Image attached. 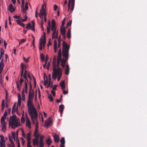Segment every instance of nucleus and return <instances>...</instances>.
Wrapping results in <instances>:
<instances>
[{
    "mask_svg": "<svg viewBox=\"0 0 147 147\" xmlns=\"http://www.w3.org/2000/svg\"><path fill=\"white\" fill-rule=\"evenodd\" d=\"M69 45H67V42L64 41L63 43L62 55L63 57L65 59H62L61 60V49L60 48L58 52L57 60V64H59L61 61V64H65L68 59L69 51Z\"/></svg>",
    "mask_w": 147,
    "mask_h": 147,
    "instance_id": "nucleus-1",
    "label": "nucleus"
},
{
    "mask_svg": "<svg viewBox=\"0 0 147 147\" xmlns=\"http://www.w3.org/2000/svg\"><path fill=\"white\" fill-rule=\"evenodd\" d=\"M34 136L35 138L32 140L33 146H38L39 145V147H43L44 145L43 142L44 138L45 137L44 136L41 135L40 134L37 133Z\"/></svg>",
    "mask_w": 147,
    "mask_h": 147,
    "instance_id": "nucleus-2",
    "label": "nucleus"
},
{
    "mask_svg": "<svg viewBox=\"0 0 147 147\" xmlns=\"http://www.w3.org/2000/svg\"><path fill=\"white\" fill-rule=\"evenodd\" d=\"M53 72L52 74V79L55 80L57 78V81L60 80L62 76L61 69L59 66V65H53Z\"/></svg>",
    "mask_w": 147,
    "mask_h": 147,
    "instance_id": "nucleus-3",
    "label": "nucleus"
},
{
    "mask_svg": "<svg viewBox=\"0 0 147 147\" xmlns=\"http://www.w3.org/2000/svg\"><path fill=\"white\" fill-rule=\"evenodd\" d=\"M20 119L17 118L15 114L11 116L9 121V125H10L13 129H15L20 125Z\"/></svg>",
    "mask_w": 147,
    "mask_h": 147,
    "instance_id": "nucleus-4",
    "label": "nucleus"
},
{
    "mask_svg": "<svg viewBox=\"0 0 147 147\" xmlns=\"http://www.w3.org/2000/svg\"><path fill=\"white\" fill-rule=\"evenodd\" d=\"M28 112L31 116L32 123H34V120L37 121L38 115L37 111L35 107L28 109Z\"/></svg>",
    "mask_w": 147,
    "mask_h": 147,
    "instance_id": "nucleus-5",
    "label": "nucleus"
},
{
    "mask_svg": "<svg viewBox=\"0 0 147 147\" xmlns=\"http://www.w3.org/2000/svg\"><path fill=\"white\" fill-rule=\"evenodd\" d=\"M40 42L39 44V50L41 51L42 50V48H44L46 42L44 43V41L43 40V39L42 38L40 39Z\"/></svg>",
    "mask_w": 147,
    "mask_h": 147,
    "instance_id": "nucleus-6",
    "label": "nucleus"
},
{
    "mask_svg": "<svg viewBox=\"0 0 147 147\" xmlns=\"http://www.w3.org/2000/svg\"><path fill=\"white\" fill-rule=\"evenodd\" d=\"M63 67H64L65 65V74L68 75L69 74V67L68 65H61Z\"/></svg>",
    "mask_w": 147,
    "mask_h": 147,
    "instance_id": "nucleus-7",
    "label": "nucleus"
},
{
    "mask_svg": "<svg viewBox=\"0 0 147 147\" xmlns=\"http://www.w3.org/2000/svg\"><path fill=\"white\" fill-rule=\"evenodd\" d=\"M47 57L48 55H47L46 58L45 59V57L43 54L42 53L40 55V60L42 61L45 62V64H47V62L48 61Z\"/></svg>",
    "mask_w": 147,
    "mask_h": 147,
    "instance_id": "nucleus-8",
    "label": "nucleus"
},
{
    "mask_svg": "<svg viewBox=\"0 0 147 147\" xmlns=\"http://www.w3.org/2000/svg\"><path fill=\"white\" fill-rule=\"evenodd\" d=\"M7 123L5 122H1V126L2 127L1 130L3 131H5L6 129Z\"/></svg>",
    "mask_w": 147,
    "mask_h": 147,
    "instance_id": "nucleus-9",
    "label": "nucleus"
},
{
    "mask_svg": "<svg viewBox=\"0 0 147 147\" xmlns=\"http://www.w3.org/2000/svg\"><path fill=\"white\" fill-rule=\"evenodd\" d=\"M52 123V121L50 118L48 119L45 123V125L47 128L49 126H50L51 124Z\"/></svg>",
    "mask_w": 147,
    "mask_h": 147,
    "instance_id": "nucleus-10",
    "label": "nucleus"
},
{
    "mask_svg": "<svg viewBox=\"0 0 147 147\" xmlns=\"http://www.w3.org/2000/svg\"><path fill=\"white\" fill-rule=\"evenodd\" d=\"M32 101L33 100H28L27 103V105L28 107V109L34 107V106L32 103Z\"/></svg>",
    "mask_w": 147,
    "mask_h": 147,
    "instance_id": "nucleus-11",
    "label": "nucleus"
},
{
    "mask_svg": "<svg viewBox=\"0 0 147 147\" xmlns=\"http://www.w3.org/2000/svg\"><path fill=\"white\" fill-rule=\"evenodd\" d=\"M53 136L54 138V140L55 143H58L59 141V136L58 135H57L56 134H54Z\"/></svg>",
    "mask_w": 147,
    "mask_h": 147,
    "instance_id": "nucleus-12",
    "label": "nucleus"
},
{
    "mask_svg": "<svg viewBox=\"0 0 147 147\" xmlns=\"http://www.w3.org/2000/svg\"><path fill=\"white\" fill-rule=\"evenodd\" d=\"M34 92H31L30 91H29L28 94V100H33V98L34 97Z\"/></svg>",
    "mask_w": 147,
    "mask_h": 147,
    "instance_id": "nucleus-13",
    "label": "nucleus"
},
{
    "mask_svg": "<svg viewBox=\"0 0 147 147\" xmlns=\"http://www.w3.org/2000/svg\"><path fill=\"white\" fill-rule=\"evenodd\" d=\"M58 32H56V31H53V32L52 34V38H57L58 37Z\"/></svg>",
    "mask_w": 147,
    "mask_h": 147,
    "instance_id": "nucleus-14",
    "label": "nucleus"
},
{
    "mask_svg": "<svg viewBox=\"0 0 147 147\" xmlns=\"http://www.w3.org/2000/svg\"><path fill=\"white\" fill-rule=\"evenodd\" d=\"M8 9L11 13H13L15 11V9L13 8L12 4H10L8 6Z\"/></svg>",
    "mask_w": 147,
    "mask_h": 147,
    "instance_id": "nucleus-15",
    "label": "nucleus"
},
{
    "mask_svg": "<svg viewBox=\"0 0 147 147\" xmlns=\"http://www.w3.org/2000/svg\"><path fill=\"white\" fill-rule=\"evenodd\" d=\"M42 10H40V14L42 16V18H43V16L45 14H46V13H45V9L44 8L43 5L42 6Z\"/></svg>",
    "mask_w": 147,
    "mask_h": 147,
    "instance_id": "nucleus-16",
    "label": "nucleus"
},
{
    "mask_svg": "<svg viewBox=\"0 0 147 147\" xmlns=\"http://www.w3.org/2000/svg\"><path fill=\"white\" fill-rule=\"evenodd\" d=\"M61 144L60 147H64V145L65 144V140L64 137H62L61 140Z\"/></svg>",
    "mask_w": 147,
    "mask_h": 147,
    "instance_id": "nucleus-17",
    "label": "nucleus"
},
{
    "mask_svg": "<svg viewBox=\"0 0 147 147\" xmlns=\"http://www.w3.org/2000/svg\"><path fill=\"white\" fill-rule=\"evenodd\" d=\"M60 32L62 35H64L65 34V28L64 27H61Z\"/></svg>",
    "mask_w": 147,
    "mask_h": 147,
    "instance_id": "nucleus-18",
    "label": "nucleus"
},
{
    "mask_svg": "<svg viewBox=\"0 0 147 147\" xmlns=\"http://www.w3.org/2000/svg\"><path fill=\"white\" fill-rule=\"evenodd\" d=\"M60 85L63 90L65 89V85L64 81H61L60 83Z\"/></svg>",
    "mask_w": 147,
    "mask_h": 147,
    "instance_id": "nucleus-19",
    "label": "nucleus"
},
{
    "mask_svg": "<svg viewBox=\"0 0 147 147\" xmlns=\"http://www.w3.org/2000/svg\"><path fill=\"white\" fill-rule=\"evenodd\" d=\"M74 1L75 0H69V3H68V10L69 9L70 5V4L71 2V3L72 5H74Z\"/></svg>",
    "mask_w": 147,
    "mask_h": 147,
    "instance_id": "nucleus-20",
    "label": "nucleus"
},
{
    "mask_svg": "<svg viewBox=\"0 0 147 147\" xmlns=\"http://www.w3.org/2000/svg\"><path fill=\"white\" fill-rule=\"evenodd\" d=\"M64 106L63 105H61L59 107V111L61 113H62L64 109Z\"/></svg>",
    "mask_w": 147,
    "mask_h": 147,
    "instance_id": "nucleus-21",
    "label": "nucleus"
},
{
    "mask_svg": "<svg viewBox=\"0 0 147 147\" xmlns=\"http://www.w3.org/2000/svg\"><path fill=\"white\" fill-rule=\"evenodd\" d=\"M28 67V65H21L22 70L24 71Z\"/></svg>",
    "mask_w": 147,
    "mask_h": 147,
    "instance_id": "nucleus-22",
    "label": "nucleus"
},
{
    "mask_svg": "<svg viewBox=\"0 0 147 147\" xmlns=\"http://www.w3.org/2000/svg\"><path fill=\"white\" fill-rule=\"evenodd\" d=\"M16 22L18 24L21 26L24 27V24L22 23L20 21V20H16Z\"/></svg>",
    "mask_w": 147,
    "mask_h": 147,
    "instance_id": "nucleus-23",
    "label": "nucleus"
},
{
    "mask_svg": "<svg viewBox=\"0 0 147 147\" xmlns=\"http://www.w3.org/2000/svg\"><path fill=\"white\" fill-rule=\"evenodd\" d=\"M48 83V80L47 79V76L45 77L44 76V84L45 85H46Z\"/></svg>",
    "mask_w": 147,
    "mask_h": 147,
    "instance_id": "nucleus-24",
    "label": "nucleus"
},
{
    "mask_svg": "<svg viewBox=\"0 0 147 147\" xmlns=\"http://www.w3.org/2000/svg\"><path fill=\"white\" fill-rule=\"evenodd\" d=\"M24 88H23L22 91V100L23 101H24L25 100V94L24 93Z\"/></svg>",
    "mask_w": 147,
    "mask_h": 147,
    "instance_id": "nucleus-25",
    "label": "nucleus"
},
{
    "mask_svg": "<svg viewBox=\"0 0 147 147\" xmlns=\"http://www.w3.org/2000/svg\"><path fill=\"white\" fill-rule=\"evenodd\" d=\"M67 37L68 38H71V30L69 28L67 32Z\"/></svg>",
    "mask_w": 147,
    "mask_h": 147,
    "instance_id": "nucleus-26",
    "label": "nucleus"
},
{
    "mask_svg": "<svg viewBox=\"0 0 147 147\" xmlns=\"http://www.w3.org/2000/svg\"><path fill=\"white\" fill-rule=\"evenodd\" d=\"M51 141L50 139L48 138L46 141V143L48 144V146H49L51 144Z\"/></svg>",
    "mask_w": 147,
    "mask_h": 147,
    "instance_id": "nucleus-27",
    "label": "nucleus"
},
{
    "mask_svg": "<svg viewBox=\"0 0 147 147\" xmlns=\"http://www.w3.org/2000/svg\"><path fill=\"white\" fill-rule=\"evenodd\" d=\"M48 98L50 99V101L52 102L53 101V99L51 94H48Z\"/></svg>",
    "mask_w": 147,
    "mask_h": 147,
    "instance_id": "nucleus-28",
    "label": "nucleus"
},
{
    "mask_svg": "<svg viewBox=\"0 0 147 147\" xmlns=\"http://www.w3.org/2000/svg\"><path fill=\"white\" fill-rule=\"evenodd\" d=\"M26 39H23V38L22 39L20 40H19L18 41L19 42V46L21 43H23L24 42H25L26 41Z\"/></svg>",
    "mask_w": 147,
    "mask_h": 147,
    "instance_id": "nucleus-29",
    "label": "nucleus"
},
{
    "mask_svg": "<svg viewBox=\"0 0 147 147\" xmlns=\"http://www.w3.org/2000/svg\"><path fill=\"white\" fill-rule=\"evenodd\" d=\"M34 123H35V125H36V128H35L38 129V122L37 121H34Z\"/></svg>",
    "mask_w": 147,
    "mask_h": 147,
    "instance_id": "nucleus-30",
    "label": "nucleus"
},
{
    "mask_svg": "<svg viewBox=\"0 0 147 147\" xmlns=\"http://www.w3.org/2000/svg\"><path fill=\"white\" fill-rule=\"evenodd\" d=\"M26 125L29 128H31V123L29 120L26 121Z\"/></svg>",
    "mask_w": 147,
    "mask_h": 147,
    "instance_id": "nucleus-31",
    "label": "nucleus"
},
{
    "mask_svg": "<svg viewBox=\"0 0 147 147\" xmlns=\"http://www.w3.org/2000/svg\"><path fill=\"white\" fill-rule=\"evenodd\" d=\"M22 6L21 7L22 9V11H23V12L24 13H25V10L24 9V1H22Z\"/></svg>",
    "mask_w": 147,
    "mask_h": 147,
    "instance_id": "nucleus-32",
    "label": "nucleus"
},
{
    "mask_svg": "<svg viewBox=\"0 0 147 147\" xmlns=\"http://www.w3.org/2000/svg\"><path fill=\"white\" fill-rule=\"evenodd\" d=\"M15 107H16V104H14L13 106V107L12 108V113H13L14 112H15L16 111V110L17 109V108H16V109H14V108Z\"/></svg>",
    "mask_w": 147,
    "mask_h": 147,
    "instance_id": "nucleus-33",
    "label": "nucleus"
},
{
    "mask_svg": "<svg viewBox=\"0 0 147 147\" xmlns=\"http://www.w3.org/2000/svg\"><path fill=\"white\" fill-rule=\"evenodd\" d=\"M51 30L52 31L56 30L55 25H52Z\"/></svg>",
    "mask_w": 147,
    "mask_h": 147,
    "instance_id": "nucleus-34",
    "label": "nucleus"
},
{
    "mask_svg": "<svg viewBox=\"0 0 147 147\" xmlns=\"http://www.w3.org/2000/svg\"><path fill=\"white\" fill-rule=\"evenodd\" d=\"M28 83V81L27 79H25V86L24 88H27L28 86L27 83Z\"/></svg>",
    "mask_w": 147,
    "mask_h": 147,
    "instance_id": "nucleus-35",
    "label": "nucleus"
},
{
    "mask_svg": "<svg viewBox=\"0 0 147 147\" xmlns=\"http://www.w3.org/2000/svg\"><path fill=\"white\" fill-rule=\"evenodd\" d=\"M50 65H43V66L44 68L47 69L48 70Z\"/></svg>",
    "mask_w": 147,
    "mask_h": 147,
    "instance_id": "nucleus-36",
    "label": "nucleus"
},
{
    "mask_svg": "<svg viewBox=\"0 0 147 147\" xmlns=\"http://www.w3.org/2000/svg\"><path fill=\"white\" fill-rule=\"evenodd\" d=\"M30 135L31 133L30 132L28 133L27 134V140H30Z\"/></svg>",
    "mask_w": 147,
    "mask_h": 147,
    "instance_id": "nucleus-37",
    "label": "nucleus"
},
{
    "mask_svg": "<svg viewBox=\"0 0 147 147\" xmlns=\"http://www.w3.org/2000/svg\"><path fill=\"white\" fill-rule=\"evenodd\" d=\"M53 64H55L56 61V57L55 56H54L53 57Z\"/></svg>",
    "mask_w": 147,
    "mask_h": 147,
    "instance_id": "nucleus-38",
    "label": "nucleus"
},
{
    "mask_svg": "<svg viewBox=\"0 0 147 147\" xmlns=\"http://www.w3.org/2000/svg\"><path fill=\"white\" fill-rule=\"evenodd\" d=\"M47 34H49L50 33V29L49 26H47Z\"/></svg>",
    "mask_w": 147,
    "mask_h": 147,
    "instance_id": "nucleus-39",
    "label": "nucleus"
},
{
    "mask_svg": "<svg viewBox=\"0 0 147 147\" xmlns=\"http://www.w3.org/2000/svg\"><path fill=\"white\" fill-rule=\"evenodd\" d=\"M12 137L14 140H15V137H16V134L15 133L14 131H13L12 132Z\"/></svg>",
    "mask_w": 147,
    "mask_h": 147,
    "instance_id": "nucleus-40",
    "label": "nucleus"
},
{
    "mask_svg": "<svg viewBox=\"0 0 147 147\" xmlns=\"http://www.w3.org/2000/svg\"><path fill=\"white\" fill-rule=\"evenodd\" d=\"M46 33L44 32V37L43 38H42V37L41 38L43 39V40L44 41V43L46 42Z\"/></svg>",
    "mask_w": 147,
    "mask_h": 147,
    "instance_id": "nucleus-41",
    "label": "nucleus"
},
{
    "mask_svg": "<svg viewBox=\"0 0 147 147\" xmlns=\"http://www.w3.org/2000/svg\"><path fill=\"white\" fill-rule=\"evenodd\" d=\"M5 117L4 116H2L1 118V122H5Z\"/></svg>",
    "mask_w": 147,
    "mask_h": 147,
    "instance_id": "nucleus-42",
    "label": "nucleus"
},
{
    "mask_svg": "<svg viewBox=\"0 0 147 147\" xmlns=\"http://www.w3.org/2000/svg\"><path fill=\"white\" fill-rule=\"evenodd\" d=\"M72 20H69V22H67V27H68L69 26L71 25V24Z\"/></svg>",
    "mask_w": 147,
    "mask_h": 147,
    "instance_id": "nucleus-43",
    "label": "nucleus"
},
{
    "mask_svg": "<svg viewBox=\"0 0 147 147\" xmlns=\"http://www.w3.org/2000/svg\"><path fill=\"white\" fill-rule=\"evenodd\" d=\"M50 81H49V83L48 85L47 86V87L48 88L50 86H51V87H52V85H53V84L52 83H51V82Z\"/></svg>",
    "mask_w": 147,
    "mask_h": 147,
    "instance_id": "nucleus-44",
    "label": "nucleus"
},
{
    "mask_svg": "<svg viewBox=\"0 0 147 147\" xmlns=\"http://www.w3.org/2000/svg\"><path fill=\"white\" fill-rule=\"evenodd\" d=\"M5 141L4 140V138L3 139H1L0 144H5Z\"/></svg>",
    "mask_w": 147,
    "mask_h": 147,
    "instance_id": "nucleus-45",
    "label": "nucleus"
},
{
    "mask_svg": "<svg viewBox=\"0 0 147 147\" xmlns=\"http://www.w3.org/2000/svg\"><path fill=\"white\" fill-rule=\"evenodd\" d=\"M32 26H31V24L29 23L26 26V28L28 29L29 28H32Z\"/></svg>",
    "mask_w": 147,
    "mask_h": 147,
    "instance_id": "nucleus-46",
    "label": "nucleus"
},
{
    "mask_svg": "<svg viewBox=\"0 0 147 147\" xmlns=\"http://www.w3.org/2000/svg\"><path fill=\"white\" fill-rule=\"evenodd\" d=\"M16 142L18 144V147H20V143L19 141V139L18 138H17L16 139Z\"/></svg>",
    "mask_w": 147,
    "mask_h": 147,
    "instance_id": "nucleus-47",
    "label": "nucleus"
},
{
    "mask_svg": "<svg viewBox=\"0 0 147 147\" xmlns=\"http://www.w3.org/2000/svg\"><path fill=\"white\" fill-rule=\"evenodd\" d=\"M65 18L63 20L62 22V24H61V27H64V23H65Z\"/></svg>",
    "mask_w": 147,
    "mask_h": 147,
    "instance_id": "nucleus-48",
    "label": "nucleus"
},
{
    "mask_svg": "<svg viewBox=\"0 0 147 147\" xmlns=\"http://www.w3.org/2000/svg\"><path fill=\"white\" fill-rule=\"evenodd\" d=\"M24 80L22 78H20V81H19V83L20 84V86H21L22 85V82H23Z\"/></svg>",
    "mask_w": 147,
    "mask_h": 147,
    "instance_id": "nucleus-49",
    "label": "nucleus"
},
{
    "mask_svg": "<svg viewBox=\"0 0 147 147\" xmlns=\"http://www.w3.org/2000/svg\"><path fill=\"white\" fill-rule=\"evenodd\" d=\"M57 42L56 40H55L54 41V47H57Z\"/></svg>",
    "mask_w": 147,
    "mask_h": 147,
    "instance_id": "nucleus-50",
    "label": "nucleus"
},
{
    "mask_svg": "<svg viewBox=\"0 0 147 147\" xmlns=\"http://www.w3.org/2000/svg\"><path fill=\"white\" fill-rule=\"evenodd\" d=\"M38 132V129L35 128V131L34 133V136H35Z\"/></svg>",
    "mask_w": 147,
    "mask_h": 147,
    "instance_id": "nucleus-51",
    "label": "nucleus"
},
{
    "mask_svg": "<svg viewBox=\"0 0 147 147\" xmlns=\"http://www.w3.org/2000/svg\"><path fill=\"white\" fill-rule=\"evenodd\" d=\"M27 17L26 16H25V18L24 19H21V21L22 22H24L27 20Z\"/></svg>",
    "mask_w": 147,
    "mask_h": 147,
    "instance_id": "nucleus-52",
    "label": "nucleus"
},
{
    "mask_svg": "<svg viewBox=\"0 0 147 147\" xmlns=\"http://www.w3.org/2000/svg\"><path fill=\"white\" fill-rule=\"evenodd\" d=\"M51 45V39H49V42L48 44H47V46L48 47H49V45Z\"/></svg>",
    "mask_w": 147,
    "mask_h": 147,
    "instance_id": "nucleus-53",
    "label": "nucleus"
},
{
    "mask_svg": "<svg viewBox=\"0 0 147 147\" xmlns=\"http://www.w3.org/2000/svg\"><path fill=\"white\" fill-rule=\"evenodd\" d=\"M57 85H54L52 88V90L54 91V90H56L57 89Z\"/></svg>",
    "mask_w": 147,
    "mask_h": 147,
    "instance_id": "nucleus-54",
    "label": "nucleus"
},
{
    "mask_svg": "<svg viewBox=\"0 0 147 147\" xmlns=\"http://www.w3.org/2000/svg\"><path fill=\"white\" fill-rule=\"evenodd\" d=\"M21 122L22 123H23L25 121V119H24V116H23V117H22L21 118Z\"/></svg>",
    "mask_w": 147,
    "mask_h": 147,
    "instance_id": "nucleus-55",
    "label": "nucleus"
},
{
    "mask_svg": "<svg viewBox=\"0 0 147 147\" xmlns=\"http://www.w3.org/2000/svg\"><path fill=\"white\" fill-rule=\"evenodd\" d=\"M21 102V100H18L17 106L19 105V106H20V105Z\"/></svg>",
    "mask_w": 147,
    "mask_h": 147,
    "instance_id": "nucleus-56",
    "label": "nucleus"
},
{
    "mask_svg": "<svg viewBox=\"0 0 147 147\" xmlns=\"http://www.w3.org/2000/svg\"><path fill=\"white\" fill-rule=\"evenodd\" d=\"M28 9V5H25V9H24V10H25V13H26V10H27Z\"/></svg>",
    "mask_w": 147,
    "mask_h": 147,
    "instance_id": "nucleus-57",
    "label": "nucleus"
},
{
    "mask_svg": "<svg viewBox=\"0 0 147 147\" xmlns=\"http://www.w3.org/2000/svg\"><path fill=\"white\" fill-rule=\"evenodd\" d=\"M54 11H56L57 8V6L56 5H54Z\"/></svg>",
    "mask_w": 147,
    "mask_h": 147,
    "instance_id": "nucleus-58",
    "label": "nucleus"
},
{
    "mask_svg": "<svg viewBox=\"0 0 147 147\" xmlns=\"http://www.w3.org/2000/svg\"><path fill=\"white\" fill-rule=\"evenodd\" d=\"M7 113L5 111L4 113V114H3V116H4V117H6V116H7Z\"/></svg>",
    "mask_w": 147,
    "mask_h": 147,
    "instance_id": "nucleus-59",
    "label": "nucleus"
},
{
    "mask_svg": "<svg viewBox=\"0 0 147 147\" xmlns=\"http://www.w3.org/2000/svg\"><path fill=\"white\" fill-rule=\"evenodd\" d=\"M22 141V145H24V142H25V141L24 139L22 138H21Z\"/></svg>",
    "mask_w": 147,
    "mask_h": 147,
    "instance_id": "nucleus-60",
    "label": "nucleus"
},
{
    "mask_svg": "<svg viewBox=\"0 0 147 147\" xmlns=\"http://www.w3.org/2000/svg\"><path fill=\"white\" fill-rule=\"evenodd\" d=\"M51 92L53 95L54 96H55V92L53 90H51Z\"/></svg>",
    "mask_w": 147,
    "mask_h": 147,
    "instance_id": "nucleus-61",
    "label": "nucleus"
},
{
    "mask_svg": "<svg viewBox=\"0 0 147 147\" xmlns=\"http://www.w3.org/2000/svg\"><path fill=\"white\" fill-rule=\"evenodd\" d=\"M63 93L64 94H66L68 93V91L63 90Z\"/></svg>",
    "mask_w": 147,
    "mask_h": 147,
    "instance_id": "nucleus-62",
    "label": "nucleus"
},
{
    "mask_svg": "<svg viewBox=\"0 0 147 147\" xmlns=\"http://www.w3.org/2000/svg\"><path fill=\"white\" fill-rule=\"evenodd\" d=\"M29 57H28L27 59H26L25 57H23L24 60L26 62H28V59H29Z\"/></svg>",
    "mask_w": 147,
    "mask_h": 147,
    "instance_id": "nucleus-63",
    "label": "nucleus"
},
{
    "mask_svg": "<svg viewBox=\"0 0 147 147\" xmlns=\"http://www.w3.org/2000/svg\"><path fill=\"white\" fill-rule=\"evenodd\" d=\"M0 147H5V144H0Z\"/></svg>",
    "mask_w": 147,
    "mask_h": 147,
    "instance_id": "nucleus-64",
    "label": "nucleus"
}]
</instances>
